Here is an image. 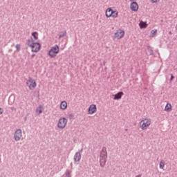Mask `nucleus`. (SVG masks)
Listing matches in <instances>:
<instances>
[{
	"instance_id": "obj_9",
	"label": "nucleus",
	"mask_w": 177,
	"mask_h": 177,
	"mask_svg": "<svg viewBox=\"0 0 177 177\" xmlns=\"http://www.w3.org/2000/svg\"><path fill=\"white\" fill-rule=\"evenodd\" d=\"M130 8L131 10H133V12H138V10H139V6L138 5V3H136V1H133V3H131Z\"/></svg>"
},
{
	"instance_id": "obj_28",
	"label": "nucleus",
	"mask_w": 177,
	"mask_h": 177,
	"mask_svg": "<svg viewBox=\"0 0 177 177\" xmlns=\"http://www.w3.org/2000/svg\"><path fill=\"white\" fill-rule=\"evenodd\" d=\"M3 109L0 108V114H3Z\"/></svg>"
},
{
	"instance_id": "obj_29",
	"label": "nucleus",
	"mask_w": 177,
	"mask_h": 177,
	"mask_svg": "<svg viewBox=\"0 0 177 177\" xmlns=\"http://www.w3.org/2000/svg\"><path fill=\"white\" fill-rule=\"evenodd\" d=\"M82 151H84V149H81L78 153H80V154H81V153H82Z\"/></svg>"
},
{
	"instance_id": "obj_20",
	"label": "nucleus",
	"mask_w": 177,
	"mask_h": 177,
	"mask_svg": "<svg viewBox=\"0 0 177 177\" xmlns=\"http://www.w3.org/2000/svg\"><path fill=\"white\" fill-rule=\"evenodd\" d=\"M71 171L68 169H67L65 172V176L64 177H71Z\"/></svg>"
},
{
	"instance_id": "obj_3",
	"label": "nucleus",
	"mask_w": 177,
	"mask_h": 177,
	"mask_svg": "<svg viewBox=\"0 0 177 177\" xmlns=\"http://www.w3.org/2000/svg\"><path fill=\"white\" fill-rule=\"evenodd\" d=\"M151 125V119L145 118L140 122V127L142 131H146Z\"/></svg>"
},
{
	"instance_id": "obj_30",
	"label": "nucleus",
	"mask_w": 177,
	"mask_h": 177,
	"mask_svg": "<svg viewBox=\"0 0 177 177\" xmlns=\"http://www.w3.org/2000/svg\"><path fill=\"white\" fill-rule=\"evenodd\" d=\"M11 110H16V109H15V107H11Z\"/></svg>"
},
{
	"instance_id": "obj_32",
	"label": "nucleus",
	"mask_w": 177,
	"mask_h": 177,
	"mask_svg": "<svg viewBox=\"0 0 177 177\" xmlns=\"http://www.w3.org/2000/svg\"><path fill=\"white\" fill-rule=\"evenodd\" d=\"M131 1H136V0H131Z\"/></svg>"
},
{
	"instance_id": "obj_4",
	"label": "nucleus",
	"mask_w": 177,
	"mask_h": 177,
	"mask_svg": "<svg viewBox=\"0 0 177 177\" xmlns=\"http://www.w3.org/2000/svg\"><path fill=\"white\" fill-rule=\"evenodd\" d=\"M60 50V48H59V46H57V44L55 45L54 46L51 47V48L50 49V50L48 51V56H50V57L53 58V57H56V56L57 55V53H59Z\"/></svg>"
},
{
	"instance_id": "obj_6",
	"label": "nucleus",
	"mask_w": 177,
	"mask_h": 177,
	"mask_svg": "<svg viewBox=\"0 0 177 177\" xmlns=\"http://www.w3.org/2000/svg\"><path fill=\"white\" fill-rule=\"evenodd\" d=\"M30 91H34V88L37 87V82L32 78L29 77L28 82H26Z\"/></svg>"
},
{
	"instance_id": "obj_21",
	"label": "nucleus",
	"mask_w": 177,
	"mask_h": 177,
	"mask_svg": "<svg viewBox=\"0 0 177 177\" xmlns=\"http://www.w3.org/2000/svg\"><path fill=\"white\" fill-rule=\"evenodd\" d=\"M36 112L39 113V114H41L42 113V106H39L37 108Z\"/></svg>"
},
{
	"instance_id": "obj_11",
	"label": "nucleus",
	"mask_w": 177,
	"mask_h": 177,
	"mask_svg": "<svg viewBox=\"0 0 177 177\" xmlns=\"http://www.w3.org/2000/svg\"><path fill=\"white\" fill-rule=\"evenodd\" d=\"M74 161L75 162H79L81 161V152H76L74 156Z\"/></svg>"
},
{
	"instance_id": "obj_26",
	"label": "nucleus",
	"mask_w": 177,
	"mask_h": 177,
	"mask_svg": "<svg viewBox=\"0 0 177 177\" xmlns=\"http://www.w3.org/2000/svg\"><path fill=\"white\" fill-rule=\"evenodd\" d=\"M158 0H151V2L152 3H157V1H158Z\"/></svg>"
},
{
	"instance_id": "obj_13",
	"label": "nucleus",
	"mask_w": 177,
	"mask_h": 177,
	"mask_svg": "<svg viewBox=\"0 0 177 177\" xmlns=\"http://www.w3.org/2000/svg\"><path fill=\"white\" fill-rule=\"evenodd\" d=\"M105 15L106 17H111L113 15V9L111 8H107Z\"/></svg>"
},
{
	"instance_id": "obj_14",
	"label": "nucleus",
	"mask_w": 177,
	"mask_h": 177,
	"mask_svg": "<svg viewBox=\"0 0 177 177\" xmlns=\"http://www.w3.org/2000/svg\"><path fill=\"white\" fill-rule=\"evenodd\" d=\"M60 109L61 110H66L67 109V102L62 101L60 104Z\"/></svg>"
},
{
	"instance_id": "obj_2",
	"label": "nucleus",
	"mask_w": 177,
	"mask_h": 177,
	"mask_svg": "<svg viewBox=\"0 0 177 177\" xmlns=\"http://www.w3.org/2000/svg\"><path fill=\"white\" fill-rule=\"evenodd\" d=\"M28 46L32 48V52H39L41 44L34 41V39H28Z\"/></svg>"
},
{
	"instance_id": "obj_25",
	"label": "nucleus",
	"mask_w": 177,
	"mask_h": 177,
	"mask_svg": "<svg viewBox=\"0 0 177 177\" xmlns=\"http://www.w3.org/2000/svg\"><path fill=\"white\" fill-rule=\"evenodd\" d=\"M149 55H154V52L153 51V49H151V48L149 49Z\"/></svg>"
},
{
	"instance_id": "obj_19",
	"label": "nucleus",
	"mask_w": 177,
	"mask_h": 177,
	"mask_svg": "<svg viewBox=\"0 0 177 177\" xmlns=\"http://www.w3.org/2000/svg\"><path fill=\"white\" fill-rule=\"evenodd\" d=\"M66 35H67V31L65 30L64 32H61L59 35V39H60V38H63V37H66Z\"/></svg>"
},
{
	"instance_id": "obj_22",
	"label": "nucleus",
	"mask_w": 177,
	"mask_h": 177,
	"mask_svg": "<svg viewBox=\"0 0 177 177\" xmlns=\"http://www.w3.org/2000/svg\"><path fill=\"white\" fill-rule=\"evenodd\" d=\"M164 167H165V163L164 162V160H161L160 162V169H164Z\"/></svg>"
},
{
	"instance_id": "obj_15",
	"label": "nucleus",
	"mask_w": 177,
	"mask_h": 177,
	"mask_svg": "<svg viewBox=\"0 0 177 177\" xmlns=\"http://www.w3.org/2000/svg\"><path fill=\"white\" fill-rule=\"evenodd\" d=\"M165 111H172V105H171V104H167L165 107Z\"/></svg>"
},
{
	"instance_id": "obj_31",
	"label": "nucleus",
	"mask_w": 177,
	"mask_h": 177,
	"mask_svg": "<svg viewBox=\"0 0 177 177\" xmlns=\"http://www.w3.org/2000/svg\"><path fill=\"white\" fill-rule=\"evenodd\" d=\"M35 56V54L32 55V57H34Z\"/></svg>"
},
{
	"instance_id": "obj_27",
	"label": "nucleus",
	"mask_w": 177,
	"mask_h": 177,
	"mask_svg": "<svg viewBox=\"0 0 177 177\" xmlns=\"http://www.w3.org/2000/svg\"><path fill=\"white\" fill-rule=\"evenodd\" d=\"M175 78V76H174V75H171V78H170V81H172V80H174Z\"/></svg>"
},
{
	"instance_id": "obj_5",
	"label": "nucleus",
	"mask_w": 177,
	"mask_h": 177,
	"mask_svg": "<svg viewBox=\"0 0 177 177\" xmlns=\"http://www.w3.org/2000/svg\"><path fill=\"white\" fill-rule=\"evenodd\" d=\"M67 118H60L57 123V128L59 129H64V128H66V125H67Z\"/></svg>"
},
{
	"instance_id": "obj_18",
	"label": "nucleus",
	"mask_w": 177,
	"mask_h": 177,
	"mask_svg": "<svg viewBox=\"0 0 177 177\" xmlns=\"http://www.w3.org/2000/svg\"><path fill=\"white\" fill-rule=\"evenodd\" d=\"M139 26L140 28H146V27L147 26V24H146L145 22L140 21Z\"/></svg>"
},
{
	"instance_id": "obj_23",
	"label": "nucleus",
	"mask_w": 177,
	"mask_h": 177,
	"mask_svg": "<svg viewBox=\"0 0 177 177\" xmlns=\"http://www.w3.org/2000/svg\"><path fill=\"white\" fill-rule=\"evenodd\" d=\"M15 48H16V49H17V52H20V49H21V46H20V44H17V45L15 46Z\"/></svg>"
},
{
	"instance_id": "obj_16",
	"label": "nucleus",
	"mask_w": 177,
	"mask_h": 177,
	"mask_svg": "<svg viewBox=\"0 0 177 177\" xmlns=\"http://www.w3.org/2000/svg\"><path fill=\"white\" fill-rule=\"evenodd\" d=\"M111 17H113V19H117V17H118V12L114 11L113 10H112Z\"/></svg>"
},
{
	"instance_id": "obj_17",
	"label": "nucleus",
	"mask_w": 177,
	"mask_h": 177,
	"mask_svg": "<svg viewBox=\"0 0 177 177\" xmlns=\"http://www.w3.org/2000/svg\"><path fill=\"white\" fill-rule=\"evenodd\" d=\"M32 36L34 38V42H35V41H37V39H38V32H33L32 33Z\"/></svg>"
},
{
	"instance_id": "obj_7",
	"label": "nucleus",
	"mask_w": 177,
	"mask_h": 177,
	"mask_svg": "<svg viewBox=\"0 0 177 177\" xmlns=\"http://www.w3.org/2000/svg\"><path fill=\"white\" fill-rule=\"evenodd\" d=\"M21 136H23V133L20 129H17L14 134V139L15 142H19L20 139H21Z\"/></svg>"
},
{
	"instance_id": "obj_1",
	"label": "nucleus",
	"mask_w": 177,
	"mask_h": 177,
	"mask_svg": "<svg viewBox=\"0 0 177 177\" xmlns=\"http://www.w3.org/2000/svg\"><path fill=\"white\" fill-rule=\"evenodd\" d=\"M107 162V148L103 147L100 155V165L102 168L106 165Z\"/></svg>"
},
{
	"instance_id": "obj_10",
	"label": "nucleus",
	"mask_w": 177,
	"mask_h": 177,
	"mask_svg": "<svg viewBox=\"0 0 177 177\" xmlns=\"http://www.w3.org/2000/svg\"><path fill=\"white\" fill-rule=\"evenodd\" d=\"M96 105L91 104L88 108V113L89 114H95V113H96Z\"/></svg>"
},
{
	"instance_id": "obj_8",
	"label": "nucleus",
	"mask_w": 177,
	"mask_h": 177,
	"mask_svg": "<svg viewBox=\"0 0 177 177\" xmlns=\"http://www.w3.org/2000/svg\"><path fill=\"white\" fill-rule=\"evenodd\" d=\"M124 35H125V31L118 29L115 33L114 37L117 38V39H121V38H124Z\"/></svg>"
},
{
	"instance_id": "obj_12",
	"label": "nucleus",
	"mask_w": 177,
	"mask_h": 177,
	"mask_svg": "<svg viewBox=\"0 0 177 177\" xmlns=\"http://www.w3.org/2000/svg\"><path fill=\"white\" fill-rule=\"evenodd\" d=\"M122 95H124V92L120 91L114 95L113 100H120L122 97Z\"/></svg>"
},
{
	"instance_id": "obj_24",
	"label": "nucleus",
	"mask_w": 177,
	"mask_h": 177,
	"mask_svg": "<svg viewBox=\"0 0 177 177\" xmlns=\"http://www.w3.org/2000/svg\"><path fill=\"white\" fill-rule=\"evenodd\" d=\"M151 33L152 34V35H156V34H157V30H152L151 31Z\"/></svg>"
}]
</instances>
